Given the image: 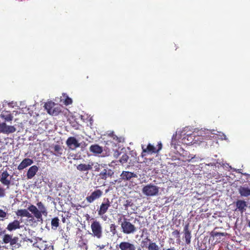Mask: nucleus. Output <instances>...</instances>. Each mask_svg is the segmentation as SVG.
Listing matches in <instances>:
<instances>
[{
    "instance_id": "obj_1",
    "label": "nucleus",
    "mask_w": 250,
    "mask_h": 250,
    "mask_svg": "<svg viewBox=\"0 0 250 250\" xmlns=\"http://www.w3.org/2000/svg\"><path fill=\"white\" fill-rule=\"evenodd\" d=\"M37 206L38 207L39 209L34 205H30L26 209H18L16 212V214L18 216L20 217H26L28 218H32L30 220L34 219L33 216L29 211H30L37 219L38 222H42V215H46L47 211L46 207L42 202H39L37 204Z\"/></svg>"
},
{
    "instance_id": "obj_2",
    "label": "nucleus",
    "mask_w": 250,
    "mask_h": 250,
    "mask_svg": "<svg viewBox=\"0 0 250 250\" xmlns=\"http://www.w3.org/2000/svg\"><path fill=\"white\" fill-rule=\"evenodd\" d=\"M122 232L125 234H130L135 233L137 231V228L129 220L125 218L121 224Z\"/></svg>"
},
{
    "instance_id": "obj_3",
    "label": "nucleus",
    "mask_w": 250,
    "mask_h": 250,
    "mask_svg": "<svg viewBox=\"0 0 250 250\" xmlns=\"http://www.w3.org/2000/svg\"><path fill=\"white\" fill-rule=\"evenodd\" d=\"M44 107L47 113L52 116H56L62 112L61 106L52 101L46 102Z\"/></svg>"
},
{
    "instance_id": "obj_4",
    "label": "nucleus",
    "mask_w": 250,
    "mask_h": 250,
    "mask_svg": "<svg viewBox=\"0 0 250 250\" xmlns=\"http://www.w3.org/2000/svg\"><path fill=\"white\" fill-rule=\"evenodd\" d=\"M91 229L92 233L91 235L97 239H101L103 236V228L100 222L97 220H95L91 223Z\"/></svg>"
},
{
    "instance_id": "obj_5",
    "label": "nucleus",
    "mask_w": 250,
    "mask_h": 250,
    "mask_svg": "<svg viewBox=\"0 0 250 250\" xmlns=\"http://www.w3.org/2000/svg\"><path fill=\"white\" fill-rule=\"evenodd\" d=\"M142 191L146 196H155L158 194L159 188L152 184H149L145 186Z\"/></svg>"
},
{
    "instance_id": "obj_6",
    "label": "nucleus",
    "mask_w": 250,
    "mask_h": 250,
    "mask_svg": "<svg viewBox=\"0 0 250 250\" xmlns=\"http://www.w3.org/2000/svg\"><path fill=\"white\" fill-rule=\"evenodd\" d=\"M110 206V202L109 201V199L104 198L99 208L97 209L98 214L100 216L102 217L104 220H105L106 218L104 217V215L107 212Z\"/></svg>"
},
{
    "instance_id": "obj_7",
    "label": "nucleus",
    "mask_w": 250,
    "mask_h": 250,
    "mask_svg": "<svg viewBox=\"0 0 250 250\" xmlns=\"http://www.w3.org/2000/svg\"><path fill=\"white\" fill-rule=\"evenodd\" d=\"M162 144L161 142L159 143L157 145V148L155 147L154 146L150 144H148L146 147H145L144 146H142L143 149L142 154H153L157 153L160 150L162 149Z\"/></svg>"
},
{
    "instance_id": "obj_8",
    "label": "nucleus",
    "mask_w": 250,
    "mask_h": 250,
    "mask_svg": "<svg viewBox=\"0 0 250 250\" xmlns=\"http://www.w3.org/2000/svg\"><path fill=\"white\" fill-rule=\"evenodd\" d=\"M9 174L7 170L5 169L0 173V182L4 186L9 188L11 184V178L12 176L9 177Z\"/></svg>"
},
{
    "instance_id": "obj_9",
    "label": "nucleus",
    "mask_w": 250,
    "mask_h": 250,
    "mask_svg": "<svg viewBox=\"0 0 250 250\" xmlns=\"http://www.w3.org/2000/svg\"><path fill=\"white\" fill-rule=\"evenodd\" d=\"M103 195V191L100 189H96L91 192L90 195H88L85 199L87 202L91 204L96 200L100 198Z\"/></svg>"
},
{
    "instance_id": "obj_10",
    "label": "nucleus",
    "mask_w": 250,
    "mask_h": 250,
    "mask_svg": "<svg viewBox=\"0 0 250 250\" xmlns=\"http://www.w3.org/2000/svg\"><path fill=\"white\" fill-rule=\"evenodd\" d=\"M105 136L107 137V140L106 141V144L109 145L108 143H113L115 146L119 143L121 142L122 138L118 137L115 134L113 131L107 133Z\"/></svg>"
},
{
    "instance_id": "obj_11",
    "label": "nucleus",
    "mask_w": 250,
    "mask_h": 250,
    "mask_svg": "<svg viewBox=\"0 0 250 250\" xmlns=\"http://www.w3.org/2000/svg\"><path fill=\"white\" fill-rule=\"evenodd\" d=\"M66 144L69 149L72 150L80 146V144L74 137H69L66 141Z\"/></svg>"
},
{
    "instance_id": "obj_12",
    "label": "nucleus",
    "mask_w": 250,
    "mask_h": 250,
    "mask_svg": "<svg viewBox=\"0 0 250 250\" xmlns=\"http://www.w3.org/2000/svg\"><path fill=\"white\" fill-rule=\"evenodd\" d=\"M120 250H136V248L134 244L128 241H122L116 245Z\"/></svg>"
},
{
    "instance_id": "obj_13",
    "label": "nucleus",
    "mask_w": 250,
    "mask_h": 250,
    "mask_svg": "<svg viewBox=\"0 0 250 250\" xmlns=\"http://www.w3.org/2000/svg\"><path fill=\"white\" fill-rule=\"evenodd\" d=\"M120 179L124 181H130L133 178H137V175L129 171H123L120 175Z\"/></svg>"
},
{
    "instance_id": "obj_14",
    "label": "nucleus",
    "mask_w": 250,
    "mask_h": 250,
    "mask_svg": "<svg viewBox=\"0 0 250 250\" xmlns=\"http://www.w3.org/2000/svg\"><path fill=\"white\" fill-rule=\"evenodd\" d=\"M18 240L19 238L17 237H14V238H12L11 235L7 234H4L2 238V241L4 243H10L11 246H13L14 245L17 244L18 243Z\"/></svg>"
},
{
    "instance_id": "obj_15",
    "label": "nucleus",
    "mask_w": 250,
    "mask_h": 250,
    "mask_svg": "<svg viewBox=\"0 0 250 250\" xmlns=\"http://www.w3.org/2000/svg\"><path fill=\"white\" fill-rule=\"evenodd\" d=\"M77 169L81 172H86L88 173L89 170H91L93 168V165H90V162L88 164H80L76 167Z\"/></svg>"
},
{
    "instance_id": "obj_16",
    "label": "nucleus",
    "mask_w": 250,
    "mask_h": 250,
    "mask_svg": "<svg viewBox=\"0 0 250 250\" xmlns=\"http://www.w3.org/2000/svg\"><path fill=\"white\" fill-rule=\"evenodd\" d=\"M33 163V160L30 158L24 159L20 165L18 166V169L19 170H21L28 166H30Z\"/></svg>"
},
{
    "instance_id": "obj_17",
    "label": "nucleus",
    "mask_w": 250,
    "mask_h": 250,
    "mask_svg": "<svg viewBox=\"0 0 250 250\" xmlns=\"http://www.w3.org/2000/svg\"><path fill=\"white\" fill-rule=\"evenodd\" d=\"M214 131V130H210L206 129L205 128H202L201 129L199 130L196 133L197 136H203L205 138H208L210 136V134H214L215 133L213 132Z\"/></svg>"
},
{
    "instance_id": "obj_18",
    "label": "nucleus",
    "mask_w": 250,
    "mask_h": 250,
    "mask_svg": "<svg viewBox=\"0 0 250 250\" xmlns=\"http://www.w3.org/2000/svg\"><path fill=\"white\" fill-rule=\"evenodd\" d=\"M235 205L236 207L235 210L238 209L242 213L245 211L246 208L247 206L246 202L241 200H237L235 203Z\"/></svg>"
},
{
    "instance_id": "obj_19",
    "label": "nucleus",
    "mask_w": 250,
    "mask_h": 250,
    "mask_svg": "<svg viewBox=\"0 0 250 250\" xmlns=\"http://www.w3.org/2000/svg\"><path fill=\"white\" fill-rule=\"evenodd\" d=\"M184 233L186 243L187 244L190 243V239L191 238V232L189 229V224H186L184 227Z\"/></svg>"
},
{
    "instance_id": "obj_20",
    "label": "nucleus",
    "mask_w": 250,
    "mask_h": 250,
    "mask_svg": "<svg viewBox=\"0 0 250 250\" xmlns=\"http://www.w3.org/2000/svg\"><path fill=\"white\" fill-rule=\"evenodd\" d=\"M28 115L27 113H19L18 117L15 119V121L20 125L26 124L27 120L26 119L28 118Z\"/></svg>"
},
{
    "instance_id": "obj_21",
    "label": "nucleus",
    "mask_w": 250,
    "mask_h": 250,
    "mask_svg": "<svg viewBox=\"0 0 250 250\" xmlns=\"http://www.w3.org/2000/svg\"><path fill=\"white\" fill-rule=\"evenodd\" d=\"M39 170L37 166L34 165L29 167L28 169L26 176L28 179H31L35 176Z\"/></svg>"
},
{
    "instance_id": "obj_22",
    "label": "nucleus",
    "mask_w": 250,
    "mask_h": 250,
    "mask_svg": "<svg viewBox=\"0 0 250 250\" xmlns=\"http://www.w3.org/2000/svg\"><path fill=\"white\" fill-rule=\"evenodd\" d=\"M21 228V226L20 225V221L17 220H15L13 222L9 223L6 229L9 231H11L12 230L20 229Z\"/></svg>"
},
{
    "instance_id": "obj_23",
    "label": "nucleus",
    "mask_w": 250,
    "mask_h": 250,
    "mask_svg": "<svg viewBox=\"0 0 250 250\" xmlns=\"http://www.w3.org/2000/svg\"><path fill=\"white\" fill-rule=\"evenodd\" d=\"M89 150L90 152L96 155L101 154L103 151V147L97 144L91 145L90 146Z\"/></svg>"
},
{
    "instance_id": "obj_24",
    "label": "nucleus",
    "mask_w": 250,
    "mask_h": 250,
    "mask_svg": "<svg viewBox=\"0 0 250 250\" xmlns=\"http://www.w3.org/2000/svg\"><path fill=\"white\" fill-rule=\"evenodd\" d=\"M238 191L241 196H250V188L248 187L240 186L238 188Z\"/></svg>"
},
{
    "instance_id": "obj_25",
    "label": "nucleus",
    "mask_w": 250,
    "mask_h": 250,
    "mask_svg": "<svg viewBox=\"0 0 250 250\" xmlns=\"http://www.w3.org/2000/svg\"><path fill=\"white\" fill-rule=\"evenodd\" d=\"M15 131L14 126H0V131L4 133L9 134Z\"/></svg>"
},
{
    "instance_id": "obj_26",
    "label": "nucleus",
    "mask_w": 250,
    "mask_h": 250,
    "mask_svg": "<svg viewBox=\"0 0 250 250\" xmlns=\"http://www.w3.org/2000/svg\"><path fill=\"white\" fill-rule=\"evenodd\" d=\"M188 126H186L183 128L182 130H177L176 133L179 135L181 137L184 136H189L191 134L190 132V131L188 130Z\"/></svg>"
},
{
    "instance_id": "obj_27",
    "label": "nucleus",
    "mask_w": 250,
    "mask_h": 250,
    "mask_svg": "<svg viewBox=\"0 0 250 250\" xmlns=\"http://www.w3.org/2000/svg\"><path fill=\"white\" fill-rule=\"evenodd\" d=\"M60 220L58 217H56L52 219L51 222V228L54 230L57 229L59 226Z\"/></svg>"
},
{
    "instance_id": "obj_28",
    "label": "nucleus",
    "mask_w": 250,
    "mask_h": 250,
    "mask_svg": "<svg viewBox=\"0 0 250 250\" xmlns=\"http://www.w3.org/2000/svg\"><path fill=\"white\" fill-rule=\"evenodd\" d=\"M55 153H52L53 154L59 156L62 154L63 149L62 146L59 145H56L53 147Z\"/></svg>"
},
{
    "instance_id": "obj_29",
    "label": "nucleus",
    "mask_w": 250,
    "mask_h": 250,
    "mask_svg": "<svg viewBox=\"0 0 250 250\" xmlns=\"http://www.w3.org/2000/svg\"><path fill=\"white\" fill-rule=\"evenodd\" d=\"M46 245V242H43L41 240L33 244V246L34 247L39 248L41 250H43L44 247Z\"/></svg>"
},
{
    "instance_id": "obj_30",
    "label": "nucleus",
    "mask_w": 250,
    "mask_h": 250,
    "mask_svg": "<svg viewBox=\"0 0 250 250\" xmlns=\"http://www.w3.org/2000/svg\"><path fill=\"white\" fill-rule=\"evenodd\" d=\"M82 119L85 124H88L89 123L90 125H91L93 122L92 118L90 116H88L87 114L82 115Z\"/></svg>"
},
{
    "instance_id": "obj_31",
    "label": "nucleus",
    "mask_w": 250,
    "mask_h": 250,
    "mask_svg": "<svg viewBox=\"0 0 250 250\" xmlns=\"http://www.w3.org/2000/svg\"><path fill=\"white\" fill-rule=\"evenodd\" d=\"M118 226L115 224H111L110 225L109 229L112 236L117 235L118 231L117 230Z\"/></svg>"
},
{
    "instance_id": "obj_32",
    "label": "nucleus",
    "mask_w": 250,
    "mask_h": 250,
    "mask_svg": "<svg viewBox=\"0 0 250 250\" xmlns=\"http://www.w3.org/2000/svg\"><path fill=\"white\" fill-rule=\"evenodd\" d=\"M151 242L150 239L148 238V236L146 237L145 238L142 240V241L141 242V246L142 248H147L148 249V246L149 244H148V242Z\"/></svg>"
},
{
    "instance_id": "obj_33",
    "label": "nucleus",
    "mask_w": 250,
    "mask_h": 250,
    "mask_svg": "<svg viewBox=\"0 0 250 250\" xmlns=\"http://www.w3.org/2000/svg\"><path fill=\"white\" fill-rule=\"evenodd\" d=\"M148 250H160V248L155 242H150L148 246Z\"/></svg>"
},
{
    "instance_id": "obj_34",
    "label": "nucleus",
    "mask_w": 250,
    "mask_h": 250,
    "mask_svg": "<svg viewBox=\"0 0 250 250\" xmlns=\"http://www.w3.org/2000/svg\"><path fill=\"white\" fill-rule=\"evenodd\" d=\"M62 96L63 97V98H65L64 100V102H63V104L65 105H69L70 104H71L72 103V100L69 98L66 94L65 93H63L62 94Z\"/></svg>"
},
{
    "instance_id": "obj_35",
    "label": "nucleus",
    "mask_w": 250,
    "mask_h": 250,
    "mask_svg": "<svg viewBox=\"0 0 250 250\" xmlns=\"http://www.w3.org/2000/svg\"><path fill=\"white\" fill-rule=\"evenodd\" d=\"M129 157L126 154L124 153L122 157H121L120 159L119 160V162L122 164H124L127 162V161L128 160Z\"/></svg>"
},
{
    "instance_id": "obj_36",
    "label": "nucleus",
    "mask_w": 250,
    "mask_h": 250,
    "mask_svg": "<svg viewBox=\"0 0 250 250\" xmlns=\"http://www.w3.org/2000/svg\"><path fill=\"white\" fill-rule=\"evenodd\" d=\"M90 165H93L94 167V171L95 172H99L101 169V165L98 163L90 162Z\"/></svg>"
},
{
    "instance_id": "obj_37",
    "label": "nucleus",
    "mask_w": 250,
    "mask_h": 250,
    "mask_svg": "<svg viewBox=\"0 0 250 250\" xmlns=\"http://www.w3.org/2000/svg\"><path fill=\"white\" fill-rule=\"evenodd\" d=\"M99 176L102 179L106 180L108 177L106 169L105 168L103 169V170L100 173Z\"/></svg>"
},
{
    "instance_id": "obj_38",
    "label": "nucleus",
    "mask_w": 250,
    "mask_h": 250,
    "mask_svg": "<svg viewBox=\"0 0 250 250\" xmlns=\"http://www.w3.org/2000/svg\"><path fill=\"white\" fill-rule=\"evenodd\" d=\"M132 205V203L131 202V200H126L124 204V206L125 208V210H127L128 209V207H131Z\"/></svg>"
},
{
    "instance_id": "obj_39",
    "label": "nucleus",
    "mask_w": 250,
    "mask_h": 250,
    "mask_svg": "<svg viewBox=\"0 0 250 250\" xmlns=\"http://www.w3.org/2000/svg\"><path fill=\"white\" fill-rule=\"evenodd\" d=\"M211 235L213 237H220L221 236H224L225 234L224 233L222 232L212 231L211 233Z\"/></svg>"
},
{
    "instance_id": "obj_40",
    "label": "nucleus",
    "mask_w": 250,
    "mask_h": 250,
    "mask_svg": "<svg viewBox=\"0 0 250 250\" xmlns=\"http://www.w3.org/2000/svg\"><path fill=\"white\" fill-rule=\"evenodd\" d=\"M5 195V189L0 186V198L4 197Z\"/></svg>"
},
{
    "instance_id": "obj_41",
    "label": "nucleus",
    "mask_w": 250,
    "mask_h": 250,
    "mask_svg": "<svg viewBox=\"0 0 250 250\" xmlns=\"http://www.w3.org/2000/svg\"><path fill=\"white\" fill-rule=\"evenodd\" d=\"M172 234L173 236H174V237H175L177 238H179L180 237V232L178 230H175L174 231H173L172 232Z\"/></svg>"
},
{
    "instance_id": "obj_42",
    "label": "nucleus",
    "mask_w": 250,
    "mask_h": 250,
    "mask_svg": "<svg viewBox=\"0 0 250 250\" xmlns=\"http://www.w3.org/2000/svg\"><path fill=\"white\" fill-rule=\"evenodd\" d=\"M107 175L108 177H111L114 174L113 171L111 169H106Z\"/></svg>"
},
{
    "instance_id": "obj_43",
    "label": "nucleus",
    "mask_w": 250,
    "mask_h": 250,
    "mask_svg": "<svg viewBox=\"0 0 250 250\" xmlns=\"http://www.w3.org/2000/svg\"><path fill=\"white\" fill-rule=\"evenodd\" d=\"M43 250H53V246L51 245L47 244Z\"/></svg>"
},
{
    "instance_id": "obj_44",
    "label": "nucleus",
    "mask_w": 250,
    "mask_h": 250,
    "mask_svg": "<svg viewBox=\"0 0 250 250\" xmlns=\"http://www.w3.org/2000/svg\"><path fill=\"white\" fill-rule=\"evenodd\" d=\"M6 216V212L0 209V217L4 218Z\"/></svg>"
},
{
    "instance_id": "obj_45",
    "label": "nucleus",
    "mask_w": 250,
    "mask_h": 250,
    "mask_svg": "<svg viewBox=\"0 0 250 250\" xmlns=\"http://www.w3.org/2000/svg\"><path fill=\"white\" fill-rule=\"evenodd\" d=\"M105 246L104 245H102V246H99V247L100 250L103 249L105 248Z\"/></svg>"
},
{
    "instance_id": "obj_46",
    "label": "nucleus",
    "mask_w": 250,
    "mask_h": 250,
    "mask_svg": "<svg viewBox=\"0 0 250 250\" xmlns=\"http://www.w3.org/2000/svg\"><path fill=\"white\" fill-rule=\"evenodd\" d=\"M87 206V205H83V206H81L80 205H78V207H83V208H85V207H86Z\"/></svg>"
},
{
    "instance_id": "obj_47",
    "label": "nucleus",
    "mask_w": 250,
    "mask_h": 250,
    "mask_svg": "<svg viewBox=\"0 0 250 250\" xmlns=\"http://www.w3.org/2000/svg\"><path fill=\"white\" fill-rule=\"evenodd\" d=\"M166 250H175V248L174 247L168 248L166 249Z\"/></svg>"
},
{
    "instance_id": "obj_48",
    "label": "nucleus",
    "mask_w": 250,
    "mask_h": 250,
    "mask_svg": "<svg viewBox=\"0 0 250 250\" xmlns=\"http://www.w3.org/2000/svg\"><path fill=\"white\" fill-rule=\"evenodd\" d=\"M62 222L63 223H65V218L64 217H62Z\"/></svg>"
},
{
    "instance_id": "obj_49",
    "label": "nucleus",
    "mask_w": 250,
    "mask_h": 250,
    "mask_svg": "<svg viewBox=\"0 0 250 250\" xmlns=\"http://www.w3.org/2000/svg\"><path fill=\"white\" fill-rule=\"evenodd\" d=\"M248 226L250 228V221L248 222Z\"/></svg>"
},
{
    "instance_id": "obj_50",
    "label": "nucleus",
    "mask_w": 250,
    "mask_h": 250,
    "mask_svg": "<svg viewBox=\"0 0 250 250\" xmlns=\"http://www.w3.org/2000/svg\"><path fill=\"white\" fill-rule=\"evenodd\" d=\"M121 218H120L119 220H118V222H120V220H121Z\"/></svg>"
}]
</instances>
